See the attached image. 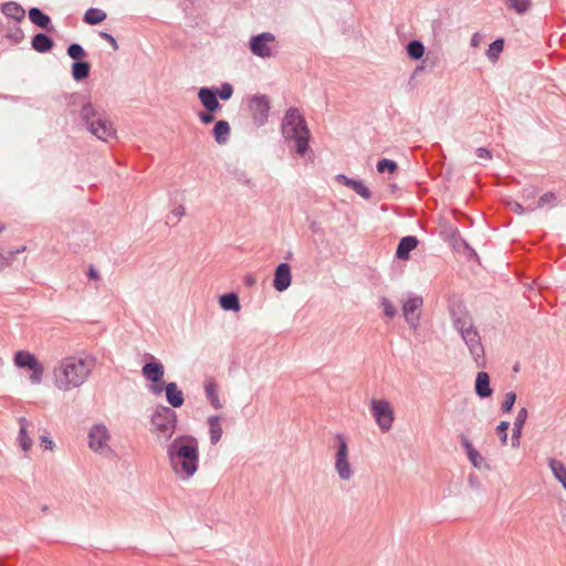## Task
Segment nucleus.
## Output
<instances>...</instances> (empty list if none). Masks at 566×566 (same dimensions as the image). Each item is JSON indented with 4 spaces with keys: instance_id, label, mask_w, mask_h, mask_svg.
I'll use <instances>...</instances> for the list:
<instances>
[{
    "instance_id": "f257e3e1",
    "label": "nucleus",
    "mask_w": 566,
    "mask_h": 566,
    "mask_svg": "<svg viewBox=\"0 0 566 566\" xmlns=\"http://www.w3.org/2000/svg\"><path fill=\"white\" fill-rule=\"evenodd\" d=\"M172 471L184 480L190 479L198 470L199 443L190 434L176 437L167 447Z\"/></svg>"
},
{
    "instance_id": "f03ea898",
    "label": "nucleus",
    "mask_w": 566,
    "mask_h": 566,
    "mask_svg": "<svg viewBox=\"0 0 566 566\" xmlns=\"http://www.w3.org/2000/svg\"><path fill=\"white\" fill-rule=\"evenodd\" d=\"M92 370V364L83 358H64L57 367L54 368L55 385L59 389L70 390L80 387L88 377Z\"/></svg>"
},
{
    "instance_id": "7ed1b4c3",
    "label": "nucleus",
    "mask_w": 566,
    "mask_h": 566,
    "mask_svg": "<svg viewBox=\"0 0 566 566\" xmlns=\"http://www.w3.org/2000/svg\"><path fill=\"white\" fill-rule=\"evenodd\" d=\"M281 130L285 140L294 142L297 155L304 156L308 151L311 132L298 108L290 107L286 111L282 119Z\"/></svg>"
},
{
    "instance_id": "20e7f679",
    "label": "nucleus",
    "mask_w": 566,
    "mask_h": 566,
    "mask_svg": "<svg viewBox=\"0 0 566 566\" xmlns=\"http://www.w3.org/2000/svg\"><path fill=\"white\" fill-rule=\"evenodd\" d=\"M80 117L87 129L98 139L108 142L115 136L113 124L106 117L105 112L94 107L92 103L87 102L82 105Z\"/></svg>"
},
{
    "instance_id": "39448f33",
    "label": "nucleus",
    "mask_w": 566,
    "mask_h": 566,
    "mask_svg": "<svg viewBox=\"0 0 566 566\" xmlns=\"http://www.w3.org/2000/svg\"><path fill=\"white\" fill-rule=\"evenodd\" d=\"M177 421L178 416L172 408L158 405L150 417L151 431L156 433L158 438L168 441L176 431Z\"/></svg>"
},
{
    "instance_id": "423d86ee",
    "label": "nucleus",
    "mask_w": 566,
    "mask_h": 566,
    "mask_svg": "<svg viewBox=\"0 0 566 566\" xmlns=\"http://www.w3.org/2000/svg\"><path fill=\"white\" fill-rule=\"evenodd\" d=\"M464 324L467 323L464 322ZM460 327L461 328L458 332L461 335V338L463 339L464 344L467 345L473 360L475 361L476 367H485L484 347L481 342V336L478 329L474 327V324L472 323L465 326L462 323Z\"/></svg>"
},
{
    "instance_id": "0eeeda50",
    "label": "nucleus",
    "mask_w": 566,
    "mask_h": 566,
    "mask_svg": "<svg viewBox=\"0 0 566 566\" xmlns=\"http://www.w3.org/2000/svg\"><path fill=\"white\" fill-rule=\"evenodd\" d=\"M370 413L381 432H388L395 420L394 408L386 399H371Z\"/></svg>"
},
{
    "instance_id": "6e6552de",
    "label": "nucleus",
    "mask_w": 566,
    "mask_h": 566,
    "mask_svg": "<svg viewBox=\"0 0 566 566\" xmlns=\"http://www.w3.org/2000/svg\"><path fill=\"white\" fill-rule=\"evenodd\" d=\"M13 360L19 368H28L31 370L30 379L33 384L41 382L43 367L33 354L27 350H19L14 354Z\"/></svg>"
},
{
    "instance_id": "1a4fd4ad",
    "label": "nucleus",
    "mask_w": 566,
    "mask_h": 566,
    "mask_svg": "<svg viewBox=\"0 0 566 566\" xmlns=\"http://www.w3.org/2000/svg\"><path fill=\"white\" fill-rule=\"evenodd\" d=\"M275 42V35L271 32H262L252 35L249 41V49L253 55L268 59L272 56V49L270 43Z\"/></svg>"
},
{
    "instance_id": "9d476101",
    "label": "nucleus",
    "mask_w": 566,
    "mask_h": 566,
    "mask_svg": "<svg viewBox=\"0 0 566 566\" xmlns=\"http://www.w3.org/2000/svg\"><path fill=\"white\" fill-rule=\"evenodd\" d=\"M249 108L252 114L253 123L256 126H262L266 123L270 111V101L265 95H253L249 103Z\"/></svg>"
},
{
    "instance_id": "9b49d317",
    "label": "nucleus",
    "mask_w": 566,
    "mask_h": 566,
    "mask_svg": "<svg viewBox=\"0 0 566 566\" xmlns=\"http://www.w3.org/2000/svg\"><path fill=\"white\" fill-rule=\"evenodd\" d=\"M423 298L421 296L409 297L402 305L405 321L412 329H417L419 326Z\"/></svg>"
},
{
    "instance_id": "f8f14e48",
    "label": "nucleus",
    "mask_w": 566,
    "mask_h": 566,
    "mask_svg": "<svg viewBox=\"0 0 566 566\" xmlns=\"http://www.w3.org/2000/svg\"><path fill=\"white\" fill-rule=\"evenodd\" d=\"M291 282V265L286 262L280 263L274 271L273 287L277 292H283L290 287Z\"/></svg>"
},
{
    "instance_id": "ddd939ff",
    "label": "nucleus",
    "mask_w": 566,
    "mask_h": 566,
    "mask_svg": "<svg viewBox=\"0 0 566 566\" xmlns=\"http://www.w3.org/2000/svg\"><path fill=\"white\" fill-rule=\"evenodd\" d=\"M108 439V431L103 424H95L90 430L88 444L94 451H102L107 446Z\"/></svg>"
},
{
    "instance_id": "4468645a",
    "label": "nucleus",
    "mask_w": 566,
    "mask_h": 566,
    "mask_svg": "<svg viewBox=\"0 0 566 566\" xmlns=\"http://www.w3.org/2000/svg\"><path fill=\"white\" fill-rule=\"evenodd\" d=\"M151 361L146 363L142 368L143 376L155 384H159L163 381L164 375H165V368L164 365L156 360L151 355H147Z\"/></svg>"
},
{
    "instance_id": "2eb2a0df",
    "label": "nucleus",
    "mask_w": 566,
    "mask_h": 566,
    "mask_svg": "<svg viewBox=\"0 0 566 566\" xmlns=\"http://www.w3.org/2000/svg\"><path fill=\"white\" fill-rule=\"evenodd\" d=\"M198 98L200 99L206 111L210 113H216L221 107L213 87L205 86L199 88Z\"/></svg>"
},
{
    "instance_id": "dca6fc26",
    "label": "nucleus",
    "mask_w": 566,
    "mask_h": 566,
    "mask_svg": "<svg viewBox=\"0 0 566 566\" xmlns=\"http://www.w3.org/2000/svg\"><path fill=\"white\" fill-rule=\"evenodd\" d=\"M335 180L353 189L357 195H359L364 199L371 198V191L364 185L361 180L349 178L344 174L336 175Z\"/></svg>"
},
{
    "instance_id": "f3484780",
    "label": "nucleus",
    "mask_w": 566,
    "mask_h": 566,
    "mask_svg": "<svg viewBox=\"0 0 566 566\" xmlns=\"http://www.w3.org/2000/svg\"><path fill=\"white\" fill-rule=\"evenodd\" d=\"M450 317L452 321V326L457 331H460V328H461L460 325L462 324V322L467 323L465 326L473 323L472 316L470 315V313L467 311V308L461 303L452 304L450 306Z\"/></svg>"
},
{
    "instance_id": "a211bd4d",
    "label": "nucleus",
    "mask_w": 566,
    "mask_h": 566,
    "mask_svg": "<svg viewBox=\"0 0 566 566\" xmlns=\"http://www.w3.org/2000/svg\"><path fill=\"white\" fill-rule=\"evenodd\" d=\"M418 243V239L413 235L401 238L396 249V258L399 260H408L410 252L417 248Z\"/></svg>"
},
{
    "instance_id": "6ab92c4d",
    "label": "nucleus",
    "mask_w": 566,
    "mask_h": 566,
    "mask_svg": "<svg viewBox=\"0 0 566 566\" xmlns=\"http://www.w3.org/2000/svg\"><path fill=\"white\" fill-rule=\"evenodd\" d=\"M474 390L478 397L481 399L489 398L493 394V389L490 385V376L485 371H479L476 374Z\"/></svg>"
},
{
    "instance_id": "aec40b11",
    "label": "nucleus",
    "mask_w": 566,
    "mask_h": 566,
    "mask_svg": "<svg viewBox=\"0 0 566 566\" xmlns=\"http://www.w3.org/2000/svg\"><path fill=\"white\" fill-rule=\"evenodd\" d=\"M28 14H29L30 21L34 25H36L48 32H51L53 30L51 18L46 13H44L41 9L33 7L29 10Z\"/></svg>"
},
{
    "instance_id": "412c9836",
    "label": "nucleus",
    "mask_w": 566,
    "mask_h": 566,
    "mask_svg": "<svg viewBox=\"0 0 566 566\" xmlns=\"http://www.w3.org/2000/svg\"><path fill=\"white\" fill-rule=\"evenodd\" d=\"M1 12L8 19H12L15 23L21 22L25 18V11L21 4L14 1L4 2L1 6Z\"/></svg>"
},
{
    "instance_id": "4be33fe9",
    "label": "nucleus",
    "mask_w": 566,
    "mask_h": 566,
    "mask_svg": "<svg viewBox=\"0 0 566 566\" xmlns=\"http://www.w3.org/2000/svg\"><path fill=\"white\" fill-rule=\"evenodd\" d=\"M166 400L172 408H179L184 405L185 398L182 391L178 388L176 382H168L165 385Z\"/></svg>"
},
{
    "instance_id": "5701e85b",
    "label": "nucleus",
    "mask_w": 566,
    "mask_h": 566,
    "mask_svg": "<svg viewBox=\"0 0 566 566\" xmlns=\"http://www.w3.org/2000/svg\"><path fill=\"white\" fill-rule=\"evenodd\" d=\"M31 46L39 53H48L53 49L54 41L46 33L40 32L33 35Z\"/></svg>"
},
{
    "instance_id": "b1692460",
    "label": "nucleus",
    "mask_w": 566,
    "mask_h": 566,
    "mask_svg": "<svg viewBox=\"0 0 566 566\" xmlns=\"http://www.w3.org/2000/svg\"><path fill=\"white\" fill-rule=\"evenodd\" d=\"M527 419V409L522 408L520 409L514 423H513V432H512V447L517 448L520 446V439L522 436V429L526 422Z\"/></svg>"
},
{
    "instance_id": "393cba45",
    "label": "nucleus",
    "mask_w": 566,
    "mask_h": 566,
    "mask_svg": "<svg viewBox=\"0 0 566 566\" xmlns=\"http://www.w3.org/2000/svg\"><path fill=\"white\" fill-rule=\"evenodd\" d=\"M230 125L227 120L220 119L217 120L214 124V127L212 129V135L214 140L219 145H226L229 142L230 138Z\"/></svg>"
},
{
    "instance_id": "a878e982",
    "label": "nucleus",
    "mask_w": 566,
    "mask_h": 566,
    "mask_svg": "<svg viewBox=\"0 0 566 566\" xmlns=\"http://www.w3.org/2000/svg\"><path fill=\"white\" fill-rule=\"evenodd\" d=\"M19 443L23 451H29L32 447V439L28 433L29 427H33V424L27 420L24 417L19 418Z\"/></svg>"
},
{
    "instance_id": "bb28decb",
    "label": "nucleus",
    "mask_w": 566,
    "mask_h": 566,
    "mask_svg": "<svg viewBox=\"0 0 566 566\" xmlns=\"http://www.w3.org/2000/svg\"><path fill=\"white\" fill-rule=\"evenodd\" d=\"M208 424H209V434H210V442L211 444H217L221 437H222V428H221V417L210 416L208 418Z\"/></svg>"
},
{
    "instance_id": "cd10ccee",
    "label": "nucleus",
    "mask_w": 566,
    "mask_h": 566,
    "mask_svg": "<svg viewBox=\"0 0 566 566\" xmlns=\"http://www.w3.org/2000/svg\"><path fill=\"white\" fill-rule=\"evenodd\" d=\"M219 304L224 311L239 312L241 310L239 296L234 292L221 295L219 297Z\"/></svg>"
},
{
    "instance_id": "c85d7f7f",
    "label": "nucleus",
    "mask_w": 566,
    "mask_h": 566,
    "mask_svg": "<svg viewBox=\"0 0 566 566\" xmlns=\"http://www.w3.org/2000/svg\"><path fill=\"white\" fill-rule=\"evenodd\" d=\"M72 77L81 82L90 76L91 64L87 61H75L72 64Z\"/></svg>"
},
{
    "instance_id": "c756f323",
    "label": "nucleus",
    "mask_w": 566,
    "mask_h": 566,
    "mask_svg": "<svg viewBox=\"0 0 566 566\" xmlns=\"http://www.w3.org/2000/svg\"><path fill=\"white\" fill-rule=\"evenodd\" d=\"M205 392L206 397L209 400L210 405L214 409H221L222 403L219 399L218 392H217V384L213 379L206 380L205 382Z\"/></svg>"
},
{
    "instance_id": "7c9ffc66",
    "label": "nucleus",
    "mask_w": 566,
    "mask_h": 566,
    "mask_svg": "<svg viewBox=\"0 0 566 566\" xmlns=\"http://www.w3.org/2000/svg\"><path fill=\"white\" fill-rule=\"evenodd\" d=\"M106 13L102 9L90 8L83 17V21L88 25H97L106 19Z\"/></svg>"
},
{
    "instance_id": "2f4dec72",
    "label": "nucleus",
    "mask_w": 566,
    "mask_h": 566,
    "mask_svg": "<svg viewBox=\"0 0 566 566\" xmlns=\"http://www.w3.org/2000/svg\"><path fill=\"white\" fill-rule=\"evenodd\" d=\"M557 197L553 191H547L536 202L527 206V211L533 212L536 209L544 208L545 206H555Z\"/></svg>"
},
{
    "instance_id": "473e14b6",
    "label": "nucleus",
    "mask_w": 566,
    "mask_h": 566,
    "mask_svg": "<svg viewBox=\"0 0 566 566\" xmlns=\"http://www.w3.org/2000/svg\"><path fill=\"white\" fill-rule=\"evenodd\" d=\"M548 465L558 482L562 483L563 488L566 490V467L563 462L556 459H549Z\"/></svg>"
},
{
    "instance_id": "72a5a7b5",
    "label": "nucleus",
    "mask_w": 566,
    "mask_h": 566,
    "mask_svg": "<svg viewBox=\"0 0 566 566\" xmlns=\"http://www.w3.org/2000/svg\"><path fill=\"white\" fill-rule=\"evenodd\" d=\"M406 50L411 60H420L424 54V45L420 40L409 41Z\"/></svg>"
},
{
    "instance_id": "f704fd0d",
    "label": "nucleus",
    "mask_w": 566,
    "mask_h": 566,
    "mask_svg": "<svg viewBox=\"0 0 566 566\" xmlns=\"http://www.w3.org/2000/svg\"><path fill=\"white\" fill-rule=\"evenodd\" d=\"M335 470L340 480L347 481L353 475V470L348 459L335 460Z\"/></svg>"
},
{
    "instance_id": "c9c22d12",
    "label": "nucleus",
    "mask_w": 566,
    "mask_h": 566,
    "mask_svg": "<svg viewBox=\"0 0 566 566\" xmlns=\"http://www.w3.org/2000/svg\"><path fill=\"white\" fill-rule=\"evenodd\" d=\"M335 440L337 447L335 460L348 459V444L344 434L336 433Z\"/></svg>"
},
{
    "instance_id": "e433bc0d",
    "label": "nucleus",
    "mask_w": 566,
    "mask_h": 566,
    "mask_svg": "<svg viewBox=\"0 0 566 566\" xmlns=\"http://www.w3.org/2000/svg\"><path fill=\"white\" fill-rule=\"evenodd\" d=\"M503 49H504V40L496 39L489 45V49L486 50L485 54H486L488 59L494 63L499 60V55L503 51Z\"/></svg>"
},
{
    "instance_id": "4c0bfd02",
    "label": "nucleus",
    "mask_w": 566,
    "mask_h": 566,
    "mask_svg": "<svg viewBox=\"0 0 566 566\" xmlns=\"http://www.w3.org/2000/svg\"><path fill=\"white\" fill-rule=\"evenodd\" d=\"M67 55L75 61H83L87 55L86 51L78 43H72L66 49Z\"/></svg>"
},
{
    "instance_id": "58836bf2",
    "label": "nucleus",
    "mask_w": 566,
    "mask_h": 566,
    "mask_svg": "<svg viewBox=\"0 0 566 566\" xmlns=\"http://www.w3.org/2000/svg\"><path fill=\"white\" fill-rule=\"evenodd\" d=\"M468 458L470 460V462L472 463V465L475 468V469H490V465L489 463L485 461V459L479 453L478 450H471L468 454Z\"/></svg>"
},
{
    "instance_id": "ea45409f",
    "label": "nucleus",
    "mask_w": 566,
    "mask_h": 566,
    "mask_svg": "<svg viewBox=\"0 0 566 566\" xmlns=\"http://www.w3.org/2000/svg\"><path fill=\"white\" fill-rule=\"evenodd\" d=\"M506 6L509 9L514 10L518 14H522L530 8L531 0H506Z\"/></svg>"
},
{
    "instance_id": "a19ab883",
    "label": "nucleus",
    "mask_w": 566,
    "mask_h": 566,
    "mask_svg": "<svg viewBox=\"0 0 566 566\" xmlns=\"http://www.w3.org/2000/svg\"><path fill=\"white\" fill-rule=\"evenodd\" d=\"M377 170L380 174L389 172L394 174L398 170V165L396 161L387 158H382L377 163Z\"/></svg>"
},
{
    "instance_id": "79ce46f5",
    "label": "nucleus",
    "mask_w": 566,
    "mask_h": 566,
    "mask_svg": "<svg viewBox=\"0 0 566 566\" xmlns=\"http://www.w3.org/2000/svg\"><path fill=\"white\" fill-rule=\"evenodd\" d=\"M232 176L239 184H242L249 188H252L254 186L251 178H249L247 171L242 169L234 168L232 171Z\"/></svg>"
},
{
    "instance_id": "37998d69",
    "label": "nucleus",
    "mask_w": 566,
    "mask_h": 566,
    "mask_svg": "<svg viewBox=\"0 0 566 566\" xmlns=\"http://www.w3.org/2000/svg\"><path fill=\"white\" fill-rule=\"evenodd\" d=\"M213 91L217 93V96L222 101H228L231 98L233 94V87L230 83H222L220 88L213 87Z\"/></svg>"
},
{
    "instance_id": "c03bdc74",
    "label": "nucleus",
    "mask_w": 566,
    "mask_h": 566,
    "mask_svg": "<svg viewBox=\"0 0 566 566\" xmlns=\"http://www.w3.org/2000/svg\"><path fill=\"white\" fill-rule=\"evenodd\" d=\"M7 38L9 40H11L13 43H21L24 39V32L22 31V29L20 27L17 25V23L14 24V27L12 29H10L7 33Z\"/></svg>"
},
{
    "instance_id": "a18cd8bd",
    "label": "nucleus",
    "mask_w": 566,
    "mask_h": 566,
    "mask_svg": "<svg viewBox=\"0 0 566 566\" xmlns=\"http://www.w3.org/2000/svg\"><path fill=\"white\" fill-rule=\"evenodd\" d=\"M515 401H516L515 392H513V391L506 392L504 400L502 402V406H501L502 411L505 413L511 412Z\"/></svg>"
},
{
    "instance_id": "49530a36",
    "label": "nucleus",
    "mask_w": 566,
    "mask_h": 566,
    "mask_svg": "<svg viewBox=\"0 0 566 566\" xmlns=\"http://www.w3.org/2000/svg\"><path fill=\"white\" fill-rule=\"evenodd\" d=\"M380 302L384 308V314L389 318L395 317L397 314L395 305L387 297H381Z\"/></svg>"
},
{
    "instance_id": "de8ad7c7",
    "label": "nucleus",
    "mask_w": 566,
    "mask_h": 566,
    "mask_svg": "<svg viewBox=\"0 0 566 566\" xmlns=\"http://www.w3.org/2000/svg\"><path fill=\"white\" fill-rule=\"evenodd\" d=\"M510 427L509 421H501L496 427V433L502 444L507 443V429Z\"/></svg>"
},
{
    "instance_id": "09e8293b",
    "label": "nucleus",
    "mask_w": 566,
    "mask_h": 566,
    "mask_svg": "<svg viewBox=\"0 0 566 566\" xmlns=\"http://www.w3.org/2000/svg\"><path fill=\"white\" fill-rule=\"evenodd\" d=\"M434 67V62L433 61H430L429 57L427 56L422 63L420 65H417L413 70V73H412V76L411 78L418 76L421 72H423L424 70L427 69H430L432 70Z\"/></svg>"
},
{
    "instance_id": "8fccbe9b",
    "label": "nucleus",
    "mask_w": 566,
    "mask_h": 566,
    "mask_svg": "<svg viewBox=\"0 0 566 566\" xmlns=\"http://www.w3.org/2000/svg\"><path fill=\"white\" fill-rule=\"evenodd\" d=\"M18 252H20V250L15 251V253H18ZM13 256H14L13 251L8 252V254H6V255L0 253V271L11 263V261L13 260Z\"/></svg>"
},
{
    "instance_id": "3c124183",
    "label": "nucleus",
    "mask_w": 566,
    "mask_h": 566,
    "mask_svg": "<svg viewBox=\"0 0 566 566\" xmlns=\"http://www.w3.org/2000/svg\"><path fill=\"white\" fill-rule=\"evenodd\" d=\"M509 207L510 209L515 212L516 214H523L525 212H528L527 211V207H523L520 202L517 201H510L509 202Z\"/></svg>"
},
{
    "instance_id": "603ef678",
    "label": "nucleus",
    "mask_w": 566,
    "mask_h": 566,
    "mask_svg": "<svg viewBox=\"0 0 566 566\" xmlns=\"http://www.w3.org/2000/svg\"><path fill=\"white\" fill-rule=\"evenodd\" d=\"M99 36L102 39H104L105 41H107L112 45L114 51L118 50L117 41L112 34H109L107 32H99Z\"/></svg>"
},
{
    "instance_id": "864d4df0",
    "label": "nucleus",
    "mask_w": 566,
    "mask_h": 566,
    "mask_svg": "<svg viewBox=\"0 0 566 566\" xmlns=\"http://www.w3.org/2000/svg\"><path fill=\"white\" fill-rule=\"evenodd\" d=\"M460 442H461V446L465 449L467 451V454L471 451V450H474V447L472 446L471 441L468 439L467 436L464 434H460Z\"/></svg>"
},
{
    "instance_id": "5fc2aeb1",
    "label": "nucleus",
    "mask_w": 566,
    "mask_h": 566,
    "mask_svg": "<svg viewBox=\"0 0 566 566\" xmlns=\"http://www.w3.org/2000/svg\"><path fill=\"white\" fill-rule=\"evenodd\" d=\"M475 153L479 158H482V159H491L492 158V154L488 148L479 147Z\"/></svg>"
},
{
    "instance_id": "6e6d98bb",
    "label": "nucleus",
    "mask_w": 566,
    "mask_h": 566,
    "mask_svg": "<svg viewBox=\"0 0 566 566\" xmlns=\"http://www.w3.org/2000/svg\"><path fill=\"white\" fill-rule=\"evenodd\" d=\"M199 118L203 124H210L214 120V115L207 111L206 113H200Z\"/></svg>"
},
{
    "instance_id": "4d7b16f0",
    "label": "nucleus",
    "mask_w": 566,
    "mask_h": 566,
    "mask_svg": "<svg viewBox=\"0 0 566 566\" xmlns=\"http://www.w3.org/2000/svg\"><path fill=\"white\" fill-rule=\"evenodd\" d=\"M165 385L166 384H164L163 381L159 382V384L153 382V385L150 386V391L154 395L158 396V395H160L165 390Z\"/></svg>"
},
{
    "instance_id": "13d9d810",
    "label": "nucleus",
    "mask_w": 566,
    "mask_h": 566,
    "mask_svg": "<svg viewBox=\"0 0 566 566\" xmlns=\"http://www.w3.org/2000/svg\"><path fill=\"white\" fill-rule=\"evenodd\" d=\"M243 283L248 287H253L256 284V279L253 274H245L243 277Z\"/></svg>"
},
{
    "instance_id": "bf43d9fd",
    "label": "nucleus",
    "mask_w": 566,
    "mask_h": 566,
    "mask_svg": "<svg viewBox=\"0 0 566 566\" xmlns=\"http://www.w3.org/2000/svg\"><path fill=\"white\" fill-rule=\"evenodd\" d=\"M482 35L479 32H475L470 41L472 48H478L481 44Z\"/></svg>"
},
{
    "instance_id": "052dcab7",
    "label": "nucleus",
    "mask_w": 566,
    "mask_h": 566,
    "mask_svg": "<svg viewBox=\"0 0 566 566\" xmlns=\"http://www.w3.org/2000/svg\"><path fill=\"white\" fill-rule=\"evenodd\" d=\"M171 214L175 216L177 219H180L185 214L184 206H178L177 208H175Z\"/></svg>"
},
{
    "instance_id": "680f3d73",
    "label": "nucleus",
    "mask_w": 566,
    "mask_h": 566,
    "mask_svg": "<svg viewBox=\"0 0 566 566\" xmlns=\"http://www.w3.org/2000/svg\"><path fill=\"white\" fill-rule=\"evenodd\" d=\"M523 198H525V199H534L535 198V190L534 189H530V190L525 189L523 191Z\"/></svg>"
},
{
    "instance_id": "e2e57ef3",
    "label": "nucleus",
    "mask_w": 566,
    "mask_h": 566,
    "mask_svg": "<svg viewBox=\"0 0 566 566\" xmlns=\"http://www.w3.org/2000/svg\"><path fill=\"white\" fill-rule=\"evenodd\" d=\"M87 274H88V277L93 279V280H97L99 277L98 271L96 269H94L93 266L90 268Z\"/></svg>"
},
{
    "instance_id": "0e129e2a",
    "label": "nucleus",
    "mask_w": 566,
    "mask_h": 566,
    "mask_svg": "<svg viewBox=\"0 0 566 566\" xmlns=\"http://www.w3.org/2000/svg\"><path fill=\"white\" fill-rule=\"evenodd\" d=\"M41 440L43 443H45V449H50V450L53 449L54 443L48 437L43 436V437H41Z\"/></svg>"
},
{
    "instance_id": "69168bd1",
    "label": "nucleus",
    "mask_w": 566,
    "mask_h": 566,
    "mask_svg": "<svg viewBox=\"0 0 566 566\" xmlns=\"http://www.w3.org/2000/svg\"><path fill=\"white\" fill-rule=\"evenodd\" d=\"M464 245H465V249L469 251V254H473V255H475V256H476V253H475L474 249H472L471 247H469V244H468V243H464Z\"/></svg>"
},
{
    "instance_id": "338daca9",
    "label": "nucleus",
    "mask_w": 566,
    "mask_h": 566,
    "mask_svg": "<svg viewBox=\"0 0 566 566\" xmlns=\"http://www.w3.org/2000/svg\"><path fill=\"white\" fill-rule=\"evenodd\" d=\"M514 370L517 371L518 370V365H515L514 366Z\"/></svg>"
},
{
    "instance_id": "774afa93",
    "label": "nucleus",
    "mask_w": 566,
    "mask_h": 566,
    "mask_svg": "<svg viewBox=\"0 0 566 566\" xmlns=\"http://www.w3.org/2000/svg\"><path fill=\"white\" fill-rule=\"evenodd\" d=\"M3 228H0V231L2 230Z\"/></svg>"
}]
</instances>
